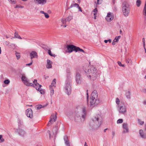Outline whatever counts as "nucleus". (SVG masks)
Masks as SVG:
<instances>
[{"instance_id":"nucleus-37","label":"nucleus","mask_w":146,"mask_h":146,"mask_svg":"<svg viewBox=\"0 0 146 146\" xmlns=\"http://www.w3.org/2000/svg\"><path fill=\"white\" fill-rule=\"evenodd\" d=\"M24 6H23L20 5H17L15 7V8H24Z\"/></svg>"},{"instance_id":"nucleus-12","label":"nucleus","mask_w":146,"mask_h":146,"mask_svg":"<svg viewBox=\"0 0 146 146\" xmlns=\"http://www.w3.org/2000/svg\"><path fill=\"white\" fill-rule=\"evenodd\" d=\"M119 111L120 113L123 114L126 112V110L125 107L124 105L120 106Z\"/></svg>"},{"instance_id":"nucleus-19","label":"nucleus","mask_w":146,"mask_h":146,"mask_svg":"<svg viewBox=\"0 0 146 146\" xmlns=\"http://www.w3.org/2000/svg\"><path fill=\"white\" fill-rule=\"evenodd\" d=\"M47 63L46 65V67L47 68H51L52 67V62L50 60L47 59Z\"/></svg>"},{"instance_id":"nucleus-45","label":"nucleus","mask_w":146,"mask_h":146,"mask_svg":"<svg viewBox=\"0 0 146 146\" xmlns=\"http://www.w3.org/2000/svg\"><path fill=\"white\" fill-rule=\"evenodd\" d=\"M64 141L68 140V137L66 136H64Z\"/></svg>"},{"instance_id":"nucleus-49","label":"nucleus","mask_w":146,"mask_h":146,"mask_svg":"<svg viewBox=\"0 0 146 146\" xmlns=\"http://www.w3.org/2000/svg\"><path fill=\"white\" fill-rule=\"evenodd\" d=\"M93 11L94 12V13H97L98 10L97 8H95V9L93 10Z\"/></svg>"},{"instance_id":"nucleus-4","label":"nucleus","mask_w":146,"mask_h":146,"mask_svg":"<svg viewBox=\"0 0 146 146\" xmlns=\"http://www.w3.org/2000/svg\"><path fill=\"white\" fill-rule=\"evenodd\" d=\"M92 121L96 123L97 125L99 126L101 123L102 117L101 116L98 114L92 119Z\"/></svg>"},{"instance_id":"nucleus-21","label":"nucleus","mask_w":146,"mask_h":146,"mask_svg":"<svg viewBox=\"0 0 146 146\" xmlns=\"http://www.w3.org/2000/svg\"><path fill=\"white\" fill-rule=\"evenodd\" d=\"M143 14L144 15V18L145 20H146V1L144 9L143 11Z\"/></svg>"},{"instance_id":"nucleus-63","label":"nucleus","mask_w":146,"mask_h":146,"mask_svg":"<svg viewBox=\"0 0 146 146\" xmlns=\"http://www.w3.org/2000/svg\"><path fill=\"white\" fill-rule=\"evenodd\" d=\"M84 146H88L86 142H85V143Z\"/></svg>"},{"instance_id":"nucleus-33","label":"nucleus","mask_w":146,"mask_h":146,"mask_svg":"<svg viewBox=\"0 0 146 146\" xmlns=\"http://www.w3.org/2000/svg\"><path fill=\"white\" fill-rule=\"evenodd\" d=\"M123 120L122 119H118L117 122V123H120L123 122Z\"/></svg>"},{"instance_id":"nucleus-9","label":"nucleus","mask_w":146,"mask_h":146,"mask_svg":"<svg viewBox=\"0 0 146 146\" xmlns=\"http://www.w3.org/2000/svg\"><path fill=\"white\" fill-rule=\"evenodd\" d=\"M73 19V16L71 15L69 16L66 18H62L61 21L63 24H66L67 22H69Z\"/></svg>"},{"instance_id":"nucleus-58","label":"nucleus","mask_w":146,"mask_h":146,"mask_svg":"<svg viewBox=\"0 0 146 146\" xmlns=\"http://www.w3.org/2000/svg\"><path fill=\"white\" fill-rule=\"evenodd\" d=\"M115 135V133L113 131L112 132V135H113V136L112 138H113V137Z\"/></svg>"},{"instance_id":"nucleus-28","label":"nucleus","mask_w":146,"mask_h":146,"mask_svg":"<svg viewBox=\"0 0 146 146\" xmlns=\"http://www.w3.org/2000/svg\"><path fill=\"white\" fill-rule=\"evenodd\" d=\"M14 37L19 39H22V38L19 35L18 33L16 32L15 33Z\"/></svg>"},{"instance_id":"nucleus-8","label":"nucleus","mask_w":146,"mask_h":146,"mask_svg":"<svg viewBox=\"0 0 146 146\" xmlns=\"http://www.w3.org/2000/svg\"><path fill=\"white\" fill-rule=\"evenodd\" d=\"M67 49L68 50L67 52L71 53L73 51L76 52V46L72 44L68 45L67 46Z\"/></svg>"},{"instance_id":"nucleus-34","label":"nucleus","mask_w":146,"mask_h":146,"mask_svg":"<svg viewBox=\"0 0 146 146\" xmlns=\"http://www.w3.org/2000/svg\"><path fill=\"white\" fill-rule=\"evenodd\" d=\"M138 123H139V125H142L144 124V121H141L140 120V119H138Z\"/></svg>"},{"instance_id":"nucleus-1","label":"nucleus","mask_w":146,"mask_h":146,"mask_svg":"<svg viewBox=\"0 0 146 146\" xmlns=\"http://www.w3.org/2000/svg\"><path fill=\"white\" fill-rule=\"evenodd\" d=\"M66 86L65 89L66 92L68 95L70 94L71 92V88L70 83H71V71L69 68H67L66 70Z\"/></svg>"},{"instance_id":"nucleus-57","label":"nucleus","mask_w":146,"mask_h":146,"mask_svg":"<svg viewBox=\"0 0 146 146\" xmlns=\"http://www.w3.org/2000/svg\"><path fill=\"white\" fill-rule=\"evenodd\" d=\"M78 9H79V11H81V12H82V8H81L79 6V7H78Z\"/></svg>"},{"instance_id":"nucleus-36","label":"nucleus","mask_w":146,"mask_h":146,"mask_svg":"<svg viewBox=\"0 0 146 146\" xmlns=\"http://www.w3.org/2000/svg\"><path fill=\"white\" fill-rule=\"evenodd\" d=\"M4 82L5 84H9L10 83V81L8 79L4 81Z\"/></svg>"},{"instance_id":"nucleus-13","label":"nucleus","mask_w":146,"mask_h":146,"mask_svg":"<svg viewBox=\"0 0 146 146\" xmlns=\"http://www.w3.org/2000/svg\"><path fill=\"white\" fill-rule=\"evenodd\" d=\"M16 131L19 135L22 136H24L25 134V131L22 129V128L17 129Z\"/></svg>"},{"instance_id":"nucleus-46","label":"nucleus","mask_w":146,"mask_h":146,"mask_svg":"<svg viewBox=\"0 0 146 146\" xmlns=\"http://www.w3.org/2000/svg\"><path fill=\"white\" fill-rule=\"evenodd\" d=\"M44 15L45 17L46 18H48L49 17V15L46 13H45Z\"/></svg>"},{"instance_id":"nucleus-2","label":"nucleus","mask_w":146,"mask_h":146,"mask_svg":"<svg viewBox=\"0 0 146 146\" xmlns=\"http://www.w3.org/2000/svg\"><path fill=\"white\" fill-rule=\"evenodd\" d=\"M88 79L91 80H95L97 76L96 69L93 66H92L87 71H84Z\"/></svg>"},{"instance_id":"nucleus-54","label":"nucleus","mask_w":146,"mask_h":146,"mask_svg":"<svg viewBox=\"0 0 146 146\" xmlns=\"http://www.w3.org/2000/svg\"><path fill=\"white\" fill-rule=\"evenodd\" d=\"M86 115V114H84L82 115V117L84 119H85Z\"/></svg>"},{"instance_id":"nucleus-30","label":"nucleus","mask_w":146,"mask_h":146,"mask_svg":"<svg viewBox=\"0 0 146 146\" xmlns=\"http://www.w3.org/2000/svg\"><path fill=\"white\" fill-rule=\"evenodd\" d=\"M15 54L17 59H19L20 58V54L17 52H15Z\"/></svg>"},{"instance_id":"nucleus-62","label":"nucleus","mask_w":146,"mask_h":146,"mask_svg":"<svg viewBox=\"0 0 146 146\" xmlns=\"http://www.w3.org/2000/svg\"><path fill=\"white\" fill-rule=\"evenodd\" d=\"M104 42L105 43H107L108 42V40H105Z\"/></svg>"},{"instance_id":"nucleus-42","label":"nucleus","mask_w":146,"mask_h":146,"mask_svg":"<svg viewBox=\"0 0 146 146\" xmlns=\"http://www.w3.org/2000/svg\"><path fill=\"white\" fill-rule=\"evenodd\" d=\"M87 95V103L88 105H89V102H88V99H89V95H88V93H86Z\"/></svg>"},{"instance_id":"nucleus-6","label":"nucleus","mask_w":146,"mask_h":146,"mask_svg":"<svg viewBox=\"0 0 146 146\" xmlns=\"http://www.w3.org/2000/svg\"><path fill=\"white\" fill-rule=\"evenodd\" d=\"M21 80L23 82L25 85L29 86H34V84L33 83L29 82V80H27L25 76V74H21Z\"/></svg>"},{"instance_id":"nucleus-59","label":"nucleus","mask_w":146,"mask_h":146,"mask_svg":"<svg viewBox=\"0 0 146 146\" xmlns=\"http://www.w3.org/2000/svg\"><path fill=\"white\" fill-rule=\"evenodd\" d=\"M48 133H49V137H50V135H51V134H50V131L48 130Z\"/></svg>"},{"instance_id":"nucleus-31","label":"nucleus","mask_w":146,"mask_h":146,"mask_svg":"<svg viewBox=\"0 0 146 146\" xmlns=\"http://www.w3.org/2000/svg\"><path fill=\"white\" fill-rule=\"evenodd\" d=\"M137 6L139 7L141 4V1L140 0H137L136 2Z\"/></svg>"},{"instance_id":"nucleus-18","label":"nucleus","mask_w":146,"mask_h":146,"mask_svg":"<svg viewBox=\"0 0 146 146\" xmlns=\"http://www.w3.org/2000/svg\"><path fill=\"white\" fill-rule=\"evenodd\" d=\"M123 128L124 129L123 132L124 133H127L128 132V125L127 123H123Z\"/></svg>"},{"instance_id":"nucleus-16","label":"nucleus","mask_w":146,"mask_h":146,"mask_svg":"<svg viewBox=\"0 0 146 146\" xmlns=\"http://www.w3.org/2000/svg\"><path fill=\"white\" fill-rule=\"evenodd\" d=\"M113 17L111 14L110 13H108L106 17V20L108 22H110L113 19Z\"/></svg>"},{"instance_id":"nucleus-44","label":"nucleus","mask_w":146,"mask_h":146,"mask_svg":"<svg viewBox=\"0 0 146 146\" xmlns=\"http://www.w3.org/2000/svg\"><path fill=\"white\" fill-rule=\"evenodd\" d=\"M120 36H116L114 39L115 40H116V41H117L118 42V41L119 39L120 38Z\"/></svg>"},{"instance_id":"nucleus-7","label":"nucleus","mask_w":146,"mask_h":146,"mask_svg":"<svg viewBox=\"0 0 146 146\" xmlns=\"http://www.w3.org/2000/svg\"><path fill=\"white\" fill-rule=\"evenodd\" d=\"M57 113H56L55 115L54 113L52 114L50 117V120L47 124L48 126H50L52 124V122H54L56 121L57 119Z\"/></svg>"},{"instance_id":"nucleus-53","label":"nucleus","mask_w":146,"mask_h":146,"mask_svg":"<svg viewBox=\"0 0 146 146\" xmlns=\"http://www.w3.org/2000/svg\"><path fill=\"white\" fill-rule=\"evenodd\" d=\"M97 3L98 5L102 3V2L100 1V0H97Z\"/></svg>"},{"instance_id":"nucleus-60","label":"nucleus","mask_w":146,"mask_h":146,"mask_svg":"<svg viewBox=\"0 0 146 146\" xmlns=\"http://www.w3.org/2000/svg\"><path fill=\"white\" fill-rule=\"evenodd\" d=\"M40 12L41 13H42V14H44V13H45L44 11H40Z\"/></svg>"},{"instance_id":"nucleus-48","label":"nucleus","mask_w":146,"mask_h":146,"mask_svg":"<svg viewBox=\"0 0 146 146\" xmlns=\"http://www.w3.org/2000/svg\"><path fill=\"white\" fill-rule=\"evenodd\" d=\"M82 111L84 114H86V109L84 108H82Z\"/></svg>"},{"instance_id":"nucleus-10","label":"nucleus","mask_w":146,"mask_h":146,"mask_svg":"<svg viewBox=\"0 0 146 146\" xmlns=\"http://www.w3.org/2000/svg\"><path fill=\"white\" fill-rule=\"evenodd\" d=\"M26 114L27 117L31 118L33 117V111L30 108H28L26 110Z\"/></svg>"},{"instance_id":"nucleus-20","label":"nucleus","mask_w":146,"mask_h":146,"mask_svg":"<svg viewBox=\"0 0 146 146\" xmlns=\"http://www.w3.org/2000/svg\"><path fill=\"white\" fill-rule=\"evenodd\" d=\"M33 86L34 87H35L37 90H40V88L42 87V85L39 84L38 83L36 84H35V85Z\"/></svg>"},{"instance_id":"nucleus-15","label":"nucleus","mask_w":146,"mask_h":146,"mask_svg":"<svg viewBox=\"0 0 146 146\" xmlns=\"http://www.w3.org/2000/svg\"><path fill=\"white\" fill-rule=\"evenodd\" d=\"M29 56L31 60L33 58H37L38 57L37 53L35 51H33L31 52L30 53Z\"/></svg>"},{"instance_id":"nucleus-14","label":"nucleus","mask_w":146,"mask_h":146,"mask_svg":"<svg viewBox=\"0 0 146 146\" xmlns=\"http://www.w3.org/2000/svg\"><path fill=\"white\" fill-rule=\"evenodd\" d=\"M34 2L37 5H43L46 2V0H34Z\"/></svg>"},{"instance_id":"nucleus-5","label":"nucleus","mask_w":146,"mask_h":146,"mask_svg":"<svg viewBox=\"0 0 146 146\" xmlns=\"http://www.w3.org/2000/svg\"><path fill=\"white\" fill-rule=\"evenodd\" d=\"M98 99L93 98L90 97V107L91 108H93L96 105L98 104L99 103V99L97 100Z\"/></svg>"},{"instance_id":"nucleus-29","label":"nucleus","mask_w":146,"mask_h":146,"mask_svg":"<svg viewBox=\"0 0 146 146\" xmlns=\"http://www.w3.org/2000/svg\"><path fill=\"white\" fill-rule=\"evenodd\" d=\"M48 54L51 56L55 57L56 56L55 54H53L52 53L51 50L50 49L48 50Z\"/></svg>"},{"instance_id":"nucleus-43","label":"nucleus","mask_w":146,"mask_h":146,"mask_svg":"<svg viewBox=\"0 0 146 146\" xmlns=\"http://www.w3.org/2000/svg\"><path fill=\"white\" fill-rule=\"evenodd\" d=\"M38 91H39L40 92V93L42 94H43L44 93V90L42 89H40V90Z\"/></svg>"},{"instance_id":"nucleus-26","label":"nucleus","mask_w":146,"mask_h":146,"mask_svg":"<svg viewBox=\"0 0 146 146\" xmlns=\"http://www.w3.org/2000/svg\"><path fill=\"white\" fill-rule=\"evenodd\" d=\"M76 52H77L78 51H80V52H82L83 53L85 52L83 50L80 48L76 46Z\"/></svg>"},{"instance_id":"nucleus-50","label":"nucleus","mask_w":146,"mask_h":146,"mask_svg":"<svg viewBox=\"0 0 146 146\" xmlns=\"http://www.w3.org/2000/svg\"><path fill=\"white\" fill-rule=\"evenodd\" d=\"M117 42V41H116V40H115V39H114L113 40L112 43V45H115V44L116 42Z\"/></svg>"},{"instance_id":"nucleus-47","label":"nucleus","mask_w":146,"mask_h":146,"mask_svg":"<svg viewBox=\"0 0 146 146\" xmlns=\"http://www.w3.org/2000/svg\"><path fill=\"white\" fill-rule=\"evenodd\" d=\"M33 84H34V86L35 85V84H36L37 83H38L37 82V80L36 79L34 80V81L33 82Z\"/></svg>"},{"instance_id":"nucleus-11","label":"nucleus","mask_w":146,"mask_h":146,"mask_svg":"<svg viewBox=\"0 0 146 146\" xmlns=\"http://www.w3.org/2000/svg\"><path fill=\"white\" fill-rule=\"evenodd\" d=\"M76 81L77 84H80L81 82V78L80 74L77 72L76 75Z\"/></svg>"},{"instance_id":"nucleus-39","label":"nucleus","mask_w":146,"mask_h":146,"mask_svg":"<svg viewBox=\"0 0 146 146\" xmlns=\"http://www.w3.org/2000/svg\"><path fill=\"white\" fill-rule=\"evenodd\" d=\"M116 103L118 105L119 104V99L117 98L116 99Z\"/></svg>"},{"instance_id":"nucleus-55","label":"nucleus","mask_w":146,"mask_h":146,"mask_svg":"<svg viewBox=\"0 0 146 146\" xmlns=\"http://www.w3.org/2000/svg\"><path fill=\"white\" fill-rule=\"evenodd\" d=\"M117 63H118V65L120 66H122V64H121V63L120 62L118 61L117 62Z\"/></svg>"},{"instance_id":"nucleus-27","label":"nucleus","mask_w":146,"mask_h":146,"mask_svg":"<svg viewBox=\"0 0 146 146\" xmlns=\"http://www.w3.org/2000/svg\"><path fill=\"white\" fill-rule=\"evenodd\" d=\"M139 133L141 137L143 138H146V137L143 135V130L141 129L139 130Z\"/></svg>"},{"instance_id":"nucleus-3","label":"nucleus","mask_w":146,"mask_h":146,"mask_svg":"<svg viewBox=\"0 0 146 146\" xmlns=\"http://www.w3.org/2000/svg\"><path fill=\"white\" fill-rule=\"evenodd\" d=\"M122 8L123 15L126 17L128 16L130 12L129 4L126 1L123 2L122 4Z\"/></svg>"},{"instance_id":"nucleus-51","label":"nucleus","mask_w":146,"mask_h":146,"mask_svg":"<svg viewBox=\"0 0 146 146\" xmlns=\"http://www.w3.org/2000/svg\"><path fill=\"white\" fill-rule=\"evenodd\" d=\"M54 93V90L52 89L51 91H50V95L52 96L53 94Z\"/></svg>"},{"instance_id":"nucleus-22","label":"nucleus","mask_w":146,"mask_h":146,"mask_svg":"<svg viewBox=\"0 0 146 146\" xmlns=\"http://www.w3.org/2000/svg\"><path fill=\"white\" fill-rule=\"evenodd\" d=\"M48 104H46L45 105L42 106L41 104H38L36 106V108H37V109L40 110L42 108H44Z\"/></svg>"},{"instance_id":"nucleus-23","label":"nucleus","mask_w":146,"mask_h":146,"mask_svg":"<svg viewBox=\"0 0 146 146\" xmlns=\"http://www.w3.org/2000/svg\"><path fill=\"white\" fill-rule=\"evenodd\" d=\"M73 7H76L78 8L79 7V5L78 4L76 3H72L71 5L68 8V9H70Z\"/></svg>"},{"instance_id":"nucleus-32","label":"nucleus","mask_w":146,"mask_h":146,"mask_svg":"<svg viewBox=\"0 0 146 146\" xmlns=\"http://www.w3.org/2000/svg\"><path fill=\"white\" fill-rule=\"evenodd\" d=\"M56 79H54V80H53L52 83V85L53 86H55V85L56 84Z\"/></svg>"},{"instance_id":"nucleus-56","label":"nucleus","mask_w":146,"mask_h":146,"mask_svg":"<svg viewBox=\"0 0 146 146\" xmlns=\"http://www.w3.org/2000/svg\"><path fill=\"white\" fill-rule=\"evenodd\" d=\"M32 63H33V61H32L30 63H28V64H26V65H27V66H30V65H31L32 64Z\"/></svg>"},{"instance_id":"nucleus-64","label":"nucleus","mask_w":146,"mask_h":146,"mask_svg":"<svg viewBox=\"0 0 146 146\" xmlns=\"http://www.w3.org/2000/svg\"><path fill=\"white\" fill-rule=\"evenodd\" d=\"M65 24L63 26L64 27H66L67 25L66 24Z\"/></svg>"},{"instance_id":"nucleus-38","label":"nucleus","mask_w":146,"mask_h":146,"mask_svg":"<svg viewBox=\"0 0 146 146\" xmlns=\"http://www.w3.org/2000/svg\"><path fill=\"white\" fill-rule=\"evenodd\" d=\"M126 62L128 63H130L131 62V59L128 58H126Z\"/></svg>"},{"instance_id":"nucleus-24","label":"nucleus","mask_w":146,"mask_h":146,"mask_svg":"<svg viewBox=\"0 0 146 146\" xmlns=\"http://www.w3.org/2000/svg\"><path fill=\"white\" fill-rule=\"evenodd\" d=\"M130 92L129 91H128L126 92L125 95L126 97L128 99H130Z\"/></svg>"},{"instance_id":"nucleus-61","label":"nucleus","mask_w":146,"mask_h":146,"mask_svg":"<svg viewBox=\"0 0 146 146\" xmlns=\"http://www.w3.org/2000/svg\"><path fill=\"white\" fill-rule=\"evenodd\" d=\"M48 78V76H44V78L45 79H46Z\"/></svg>"},{"instance_id":"nucleus-17","label":"nucleus","mask_w":146,"mask_h":146,"mask_svg":"<svg viewBox=\"0 0 146 146\" xmlns=\"http://www.w3.org/2000/svg\"><path fill=\"white\" fill-rule=\"evenodd\" d=\"M98 94L97 91L96 90H94L93 91L91 94V97L93 98L98 99Z\"/></svg>"},{"instance_id":"nucleus-35","label":"nucleus","mask_w":146,"mask_h":146,"mask_svg":"<svg viewBox=\"0 0 146 146\" xmlns=\"http://www.w3.org/2000/svg\"><path fill=\"white\" fill-rule=\"evenodd\" d=\"M4 139L2 138V135H0V143H2L4 141Z\"/></svg>"},{"instance_id":"nucleus-52","label":"nucleus","mask_w":146,"mask_h":146,"mask_svg":"<svg viewBox=\"0 0 146 146\" xmlns=\"http://www.w3.org/2000/svg\"><path fill=\"white\" fill-rule=\"evenodd\" d=\"M143 42L144 47H145V40L144 38H143Z\"/></svg>"},{"instance_id":"nucleus-40","label":"nucleus","mask_w":146,"mask_h":146,"mask_svg":"<svg viewBox=\"0 0 146 146\" xmlns=\"http://www.w3.org/2000/svg\"><path fill=\"white\" fill-rule=\"evenodd\" d=\"M10 2L13 4H15L16 2V0H8Z\"/></svg>"},{"instance_id":"nucleus-41","label":"nucleus","mask_w":146,"mask_h":146,"mask_svg":"<svg viewBox=\"0 0 146 146\" xmlns=\"http://www.w3.org/2000/svg\"><path fill=\"white\" fill-rule=\"evenodd\" d=\"M65 143L67 146H70L69 142L68 140L65 141Z\"/></svg>"},{"instance_id":"nucleus-25","label":"nucleus","mask_w":146,"mask_h":146,"mask_svg":"<svg viewBox=\"0 0 146 146\" xmlns=\"http://www.w3.org/2000/svg\"><path fill=\"white\" fill-rule=\"evenodd\" d=\"M18 126L17 129H20L23 128V125L22 124V122H21V121H19L18 122Z\"/></svg>"}]
</instances>
